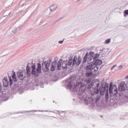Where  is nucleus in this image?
<instances>
[{
    "label": "nucleus",
    "instance_id": "obj_1",
    "mask_svg": "<svg viewBox=\"0 0 128 128\" xmlns=\"http://www.w3.org/2000/svg\"><path fill=\"white\" fill-rule=\"evenodd\" d=\"M94 66L91 65L88 66L86 68L87 72H88L86 74V76L87 77H89L91 76L97 72L98 69V67H94Z\"/></svg>",
    "mask_w": 128,
    "mask_h": 128
},
{
    "label": "nucleus",
    "instance_id": "obj_2",
    "mask_svg": "<svg viewBox=\"0 0 128 128\" xmlns=\"http://www.w3.org/2000/svg\"><path fill=\"white\" fill-rule=\"evenodd\" d=\"M37 71L36 70L35 65H33L32 66V74L34 75L35 77H36L39 76L38 74L41 72V66L40 63L38 64H37Z\"/></svg>",
    "mask_w": 128,
    "mask_h": 128
},
{
    "label": "nucleus",
    "instance_id": "obj_3",
    "mask_svg": "<svg viewBox=\"0 0 128 128\" xmlns=\"http://www.w3.org/2000/svg\"><path fill=\"white\" fill-rule=\"evenodd\" d=\"M109 92L110 94H112L114 95H115L117 93V88L116 86H113L112 82H110V84Z\"/></svg>",
    "mask_w": 128,
    "mask_h": 128
},
{
    "label": "nucleus",
    "instance_id": "obj_4",
    "mask_svg": "<svg viewBox=\"0 0 128 128\" xmlns=\"http://www.w3.org/2000/svg\"><path fill=\"white\" fill-rule=\"evenodd\" d=\"M81 58L80 57H78L77 58L76 56H74L73 61L72 65H74L76 64L77 66L79 65L81 61Z\"/></svg>",
    "mask_w": 128,
    "mask_h": 128
},
{
    "label": "nucleus",
    "instance_id": "obj_5",
    "mask_svg": "<svg viewBox=\"0 0 128 128\" xmlns=\"http://www.w3.org/2000/svg\"><path fill=\"white\" fill-rule=\"evenodd\" d=\"M100 83L98 82H94L93 84V86L96 85V87H95L94 90L95 92L97 94L99 92L100 88L99 87Z\"/></svg>",
    "mask_w": 128,
    "mask_h": 128
},
{
    "label": "nucleus",
    "instance_id": "obj_6",
    "mask_svg": "<svg viewBox=\"0 0 128 128\" xmlns=\"http://www.w3.org/2000/svg\"><path fill=\"white\" fill-rule=\"evenodd\" d=\"M102 63V61L101 60H95V62L94 63H92L91 64H90L89 65H91L93 66H94V67H97L96 66H100V65Z\"/></svg>",
    "mask_w": 128,
    "mask_h": 128
},
{
    "label": "nucleus",
    "instance_id": "obj_7",
    "mask_svg": "<svg viewBox=\"0 0 128 128\" xmlns=\"http://www.w3.org/2000/svg\"><path fill=\"white\" fill-rule=\"evenodd\" d=\"M94 55V53L92 52H90L89 53V56H90L88 60V64H90L91 63H92V60L93 58V56Z\"/></svg>",
    "mask_w": 128,
    "mask_h": 128
},
{
    "label": "nucleus",
    "instance_id": "obj_8",
    "mask_svg": "<svg viewBox=\"0 0 128 128\" xmlns=\"http://www.w3.org/2000/svg\"><path fill=\"white\" fill-rule=\"evenodd\" d=\"M26 77V73L24 72H20L19 75V79L21 80H23Z\"/></svg>",
    "mask_w": 128,
    "mask_h": 128
},
{
    "label": "nucleus",
    "instance_id": "obj_9",
    "mask_svg": "<svg viewBox=\"0 0 128 128\" xmlns=\"http://www.w3.org/2000/svg\"><path fill=\"white\" fill-rule=\"evenodd\" d=\"M57 8V6L55 4H52L49 7L50 12V14L52 13V12L54 11Z\"/></svg>",
    "mask_w": 128,
    "mask_h": 128
},
{
    "label": "nucleus",
    "instance_id": "obj_10",
    "mask_svg": "<svg viewBox=\"0 0 128 128\" xmlns=\"http://www.w3.org/2000/svg\"><path fill=\"white\" fill-rule=\"evenodd\" d=\"M68 64L67 61H64L62 63V66L63 68H65L67 67Z\"/></svg>",
    "mask_w": 128,
    "mask_h": 128
},
{
    "label": "nucleus",
    "instance_id": "obj_11",
    "mask_svg": "<svg viewBox=\"0 0 128 128\" xmlns=\"http://www.w3.org/2000/svg\"><path fill=\"white\" fill-rule=\"evenodd\" d=\"M12 77L14 81L15 82L16 80V74L15 72L12 71Z\"/></svg>",
    "mask_w": 128,
    "mask_h": 128
},
{
    "label": "nucleus",
    "instance_id": "obj_12",
    "mask_svg": "<svg viewBox=\"0 0 128 128\" xmlns=\"http://www.w3.org/2000/svg\"><path fill=\"white\" fill-rule=\"evenodd\" d=\"M3 85L5 87L7 86L8 85L9 82L7 80H3Z\"/></svg>",
    "mask_w": 128,
    "mask_h": 128
},
{
    "label": "nucleus",
    "instance_id": "obj_13",
    "mask_svg": "<svg viewBox=\"0 0 128 128\" xmlns=\"http://www.w3.org/2000/svg\"><path fill=\"white\" fill-rule=\"evenodd\" d=\"M56 64H52L51 67V70L52 71H53L55 70L56 68Z\"/></svg>",
    "mask_w": 128,
    "mask_h": 128
},
{
    "label": "nucleus",
    "instance_id": "obj_14",
    "mask_svg": "<svg viewBox=\"0 0 128 128\" xmlns=\"http://www.w3.org/2000/svg\"><path fill=\"white\" fill-rule=\"evenodd\" d=\"M27 74H30V68L29 66H27L26 68Z\"/></svg>",
    "mask_w": 128,
    "mask_h": 128
},
{
    "label": "nucleus",
    "instance_id": "obj_15",
    "mask_svg": "<svg viewBox=\"0 0 128 128\" xmlns=\"http://www.w3.org/2000/svg\"><path fill=\"white\" fill-rule=\"evenodd\" d=\"M124 16H128V9L125 10L124 11Z\"/></svg>",
    "mask_w": 128,
    "mask_h": 128
},
{
    "label": "nucleus",
    "instance_id": "obj_16",
    "mask_svg": "<svg viewBox=\"0 0 128 128\" xmlns=\"http://www.w3.org/2000/svg\"><path fill=\"white\" fill-rule=\"evenodd\" d=\"M88 53H86L84 57V62H85L87 59V57L88 56Z\"/></svg>",
    "mask_w": 128,
    "mask_h": 128
},
{
    "label": "nucleus",
    "instance_id": "obj_17",
    "mask_svg": "<svg viewBox=\"0 0 128 128\" xmlns=\"http://www.w3.org/2000/svg\"><path fill=\"white\" fill-rule=\"evenodd\" d=\"M72 62V58H70L68 61V65H71Z\"/></svg>",
    "mask_w": 128,
    "mask_h": 128
},
{
    "label": "nucleus",
    "instance_id": "obj_18",
    "mask_svg": "<svg viewBox=\"0 0 128 128\" xmlns=\"http://www.w3.org/2000/svg\"><path fill=\"white\" fill-rule=\"evenodd\" d=\"M91 80V79L90 78H87L85 82L87 84H88L90 83Z\"/></svg>",
    "mask_w": 128,
    "mask_h": 128
},
{
    "label": "nucleus",
    "instance_id": "obj_19",
    "mask_svg": "<svg viewBox=\"0 0 128 128\" xmlns=\"http://www.w3.org/2000/svg\"><path fill=\"white\" fill-rule=\"evenodd\" d=\"M61 63H60L59 64L58 63L57 65V69L58 70H60V68L61 67Z\"/></svg>",
    "mask_w": 128,
    "mask_h": 128
},
{
    "label": "nucleus",
    "instance_id": "obj_20",
    "mask_svg": "<svg viewBox=\"0 0 128 128\" xmlns=\"http://www.w3.org/2000/svg\"><path fill=\"white\" fill-rule=\"evenodd\" d=\"M110 39H109L106 40L105 41V43L106 44H108L110 43Z\"/></svg>",
    "mask_w": 128,
    "mask_h": 128
},
{
    "label": "nucleus",
    "instance_id": "obj_21",
    "mask_svg": "<svg viewBox=\"0 0 128 128\" xmlns=\"http://www.w3.org/2000/svg\"><path fill=\"white\" fill-rule=\"evenodd\" d=\"M9 80H10V85L11 86L12 84V81L11 79V78H9Z\"/></svg>",
    "mask_w": 128,
    "mask_h": 128
},
{
    "label": "nucleus",
    "instance_id": "obj_22",
    "mask_svg": "<svg viewBox=\"0 0 128 128\" xmlns=\"http://www.w3.org/2000/svg\"><path fill=\"white\" fill-rule=\"evenodd\" d=\"M117 66V65L115 64L113 66H112L110 70H113L114 68L116 67Z\"/></svg>",
    "mask_w": 128,
    "mask_h": 128
},
{
    "label": "nucleus",
    "instance_id": "obj_23",
    "mask_svg": "<svg viewBox=\"0 0 128 128\" xmlns=\"http://www.w3.org/2000/svg\"><path fill=\"white\" fill-rule=\"evenodd\" d=\"M121 8H117V10H120V11L119 12L120 14H121V13L122 12V10Z\"/></svg>",
    "mask_w": 128,
    "mask_h": 128
},
{
    "label": "nucleus",
    "instance_id": "obj_24",
    "mask_svg": "<svg viewBox=\"0 0 128 128\" xmlns=\"http://www.w3.org/2000/svg\"><path fill=\"white\" fill-rule=\"evenodd\" d=\"M122 68V66H120L119 67L118 69L120 70Z\"/></svg>",
    "mask_w": 128,
    "mask_h": 128
},
{
    "label": "nucleus",
    "instance_id": "obj_25",
    "mask_svg": "<svg viewBox=\"0 0 128 128\" xmlns=\"http://www.w3.org/2000/svg\"><path fill=\"white\" fill-rule=\"evenodd\" d=\"M126 86V89L128 90V82L127 83Z\"/></svg>",
    "mask_w": 128,
    "mask_h": 128
},
{
    "label": "nucleus",
    "instance_id": "obj_26",
    "mask_svg": "<svg viewBox=\"0 0 128 128\" xmlns=\"http://www.w3.org/2000/svg\"><path fill=\"white\" fill-rule=\"evenodd\" d=\"M106 99H108V94H107L106 96Z\"/></svg>",
    "mask_w": 128,
    "mask_h": 128
},
{
    "label": "nucleus",
    "instance_id": "obj_27",
    "mask_svg": "<svg viewBox=\"0 0 128 128\" xmlns=\"http://www.w3.org/2000/svg\"><path fill=\"white\" fill-rule=\"evenodd\" d=\"M63 42V40H60L58 42L60 44H62Z\"/></svg>",
    "mask_w": 128,
    "mask_h": 128
},
{
    "label": "nucleus",
    "instance_id": "obj_28",
    "mask_svg": "<svg viewBox=\"0 0 128 128\" xmlns=\"http://www.w3.org/2000/svg\"><path fill=\"white\" fill-rule=\"evenodd\" d=\"M46 68V71H47L48 70V68L47 66H45Z\"/></svg>",
    "mask_w": 128,
    "mask_h": 128
},
{
    "label": "nucleus",
    "instance_id": "obj_29",
    "mask_svg": "<svg viewBox=\"0 0 128 128\" xmlns=\"http://www.w3.org/2000/svg\"><path fill=\"white\" fill-rule=\"evenodd\" d=\"M122 88V90H124V88L123 86L122 87V88Z\"/></svg>",
    "mask_w": 128,
    "mask_h": 128
},
{
    "label": "nucleus",
    "instance_id": "obj_30",
    "mask_svg": "<svg viewBox=\"0 0 128 128\" xmlns=\"http://www.w3.org/2000/svg\"><path fill=\"white\" fill-rule=\"evenodd\" d=\"M10 12L9 13V14H8V15H10Z\"/></svg>",
    "mask_w": 128,
    "mask_h": 128
},
{
    "label": "nucleus",
    "instance_id": "obj_31",
    "mask_svg": "<svg viewBox=\"0 0 128 128\" xmlns=\"http://www.w3.org/2000/svg\"><path fill=\"white\" fill-rule=\"evenodd\" d=\"M8 15H5V16H7Z\"/></svg>",
    "mask_w": 128,
    "mask_h": 128
}]
</instances>
